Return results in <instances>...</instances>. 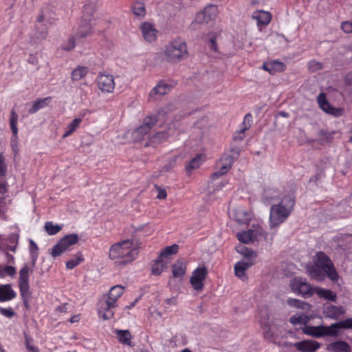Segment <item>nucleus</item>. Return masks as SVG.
<instances>
[{"mask_svg":"<svg viewBox=\"0 0 352 352\" xmlns=\"http://www.w3.org/2000/svg\"><path fill=\"white\" fill-rule=\"evenodd\" d=\"M38 250V246L33 241H30V250L31 251H33V250H35L36 251Z\"/></svg>","mask_w":352,"mask_h":352,"instance_id":"nucleus-59","label":"nucleus"},{"mask_svg":"<svg viewBox=\"0 0 352 352\" xmlns=\"http://www.w3.org/2000/svg\"><path fill=\"white\" fill-rule=\"evenodd\" d=\"M132 13L138 19H142L146 15L144 3L142 0H137L133 3L131 7Z\"/></svg>","mask_w":352,"mask_h":352,"instance_id":"nucleus-28","label":"nucleus"},{"mask_svg":"<svg viewBox=\"0 0 352 352\" xmlns=\"http://www.w3.org/2000/svg\"><path fill=\"white\" fill-rule=\"evenodd\" d=\"M318 103L320 107L327 113L333 116H340L343 113V109L336 108L331 106L326 99V96L324 93H320L317 98Z\"/></svg>","mask_w":352,"mask_h":352,"instance_id":"nucleus-16","label":"nucleus"},{"mask_svg":"<svg viewBox=\"0 0 352 352\" xmlns=\"http://www.w3.org/2000/svg\"><path fill=\"white\" fill-rule=\"evenodd\" d=\"M18 115L16 113L12 110L10 113V129L12 133V136L11 138V145L12 149L16 152L17 148V139H18V128H17V122H18Z\"/></svg>","mask_w":352,"mask_h":352,"instance_id":"nucleus-20","label":"nucleus"},{"mask_svg":"<svg viewBox=\"0 0 352 352\" xmlns=\"http://www.w3.org/2000/svg\"><path fill=\"white\" fill-rule=\"evenodd\" d=\"M181 8H182V3L180 1L177 2V6H175V8L177 10H180Z\"/></svg>","mask_w":352,"mask_h":352,"instance_id":"nucleus-64","label":"nucleus"},{"mask_svg":"<svg viewBox=\"0 0 352 352\" xmlns=\"http://www.w3.org/2000/svg\"><path fill=\"white\" fill-rule=\"evenodd\" d=\"M207 275L208 270L204 266L198 267L192 272L190 283L195 290L202 291L204 289L203 281L206 279Z\"/></svg>","mask_w":352,"mask_h":352,"instance_id":"nucleus-11","label":"nucleus"},{"mask_svg":"<svg viewBox=\"0 0 352 352\" xmlns=\"http://www.w3.org/2000/svg\"><path fill=\"white\" fill-rule=\"evenodd\" d=\"M16 269L12 266H0V278H4L6 276H14L16 274Z\"/></svg>","mask_w":352,"mask_h":352,"instance_id":"nucleus-43","label":"nucleus"},{"mask_svg":"<svg viewBox=\"0 0 352 352\" xmlns=\"http://www.w3.org/2000/svg\"><path fill=\"white\" fill-rule=\"evenodd\" d=\"M139 254L138 244L131 239H125L111 245L109 258L116 265H126L137 258Z\"/></svg>","mask_w":352,"mask_h":352,"instance_id":"nucleus-1","label":"nucleus"},{"mask_svg":"<svg viewBox=\"0 0 352 352\" xmlns=\"http://www.w3.org/2000/svg\"><path fill=\"white\" fill-rule=\"evenodd\" d=\"M19 285L21 296L25 298L29 297V267L23 266L19 272Z\"/></svg>","mask_w":352,"mask_h":352,"instance_id":"nucleus-18","label":"nucleus"},{"mask_svg":"<svg viewBox=\"0 0 352 352\" xmlns=\"http://www.w3.org/2000/svg\"><path fill=\"white\" fill-rule=\"evenodd\" d=\"M230 168H231V167L229 166V164L222 162V164H221V166L219 170L214 173L212 175V177L216 178L219 176H221V175H224L225 173H226Z\"/></svg>","mask_w":352,"mask_h":352,"instance_id":"nucleus-47","label":"nucleus"},{"mask_svg":"<svg viewBox=\"0 0 352 352\" xmlns=\"http://www.w3.org/2000/svg\"><path fill=\"white\" fill-rule=\"evenodd\" d=\"M179 245L177 244H173L170 246L164 248L159 253L158 257L160 259H163L168 261L172 256L178 253Z\"/></svg>","mask_w":352,"mask_h":352,"instance_id":"nucleus-25","label":"nucleus"},{"mask_svg":"<svg viewBox=\"0 0 352 352\" xmlns=\"http://www.w3.org/2000/svg\"><path fill=\"white\" fill-rule=\"evenodd\" d=\"M296 349L302 352H314L320 347V344L315 340H303L294 344Z\"/></svg>","mask_w":352,"mask_h":352,"instance_id":"nucleus-22","label":"nucleus"},{"mask_svg":"<svg viewBox=\"0 0 352 352\" xmlns=\"http://www.w3.org/2000/svg\"><path fill=\"white\" fill-rule=\"evenodd\" d=\"M51 102V98L47 97L45 98H40L29 104L30 108L28 112L30 113H34L38 110L43 109L49 105Z\"/></svg>","mask_w":352,"mask_h":352,"instance_id":"nucleus-26","label":"nucleus"},{"mask_svg":"<svg viewBox=\"0 0 352 352\" xmlns=\"http://www.w3.org/2000/svg\"><path fill=\"white\" fill-rule=\"evenodd\" d=\"M140 30L144 39L151 43L154 41V24L152 21H144L140 25Z\"/></svg>","mask_w":352,"mask_h":352,"instance_id":"nucleus-21","label":"nucleus"},{"mask_svg":"<svg viewBox=\"0 0 352 352\" xmlns=\"http://www.w3.org/2000/svg\"><path fill=\"white\" fill-rule=\"evenodd\" d=\"M219 13L218 8L214 5L206 6L202 11L197 13L192 25L207 24L216 19Z\"/></svg>","mask_w":352,"mask_h":352,"instance_id":"nucleus-9","label":"nucleus"},{"mask_svg":"<svg viewBox=\"0 0 352 352\" xmlns=\"http://www.w3.org/2000/svg\"><path fill=\"white\" fill-rule=\"evenodd\" d=\"M155 188L157 189V199H165L167 197V193H166V191L165 189L160 188V187H157L156 186H155Z\"/></svg>","mask_w":352,"mask_h":352,"instance_id":"nucleus-55","label":"nucleus"},{"mask_svg":"<svg viewBox=\"0 0 352 352\" xmlns=\"http://www.w3.org/2000/svg\"><path fill=\"white\" fill-rule=\"evenodd\" d=\"M125 287L121 285H116L110 288L109 292L104 294L100 302L106 305L107 308H115L118 306V300L123 295Z\"/></svg>","mask_w":352,"mask_h":352,"instance_id":"nucleus-7","label":"nucleus"},{"mask_svg":"<svg viewBox=\"0 0 352 352\" xmlns=\"http://www.w3.org/2000/svg\"><path fill=\"white\" fill-rule=\"evenodd\" d=\"M285 37L283 34L278 33H273L270 35V43L272 45H276L280 40L283 39Z\"/></svg>","mask_w":352,"mask_h":352,"instance_id":"nucleus-50","label":"nucleus"},{"mask_svg":"<svg viewBox=\"0 0 352 352\" xmlns=\"http://www.w3.org/2000/svg\"><path fill=\"white\" fill-rule=\"evenodd\" d=\"M80 320V316L79 315H75V316H73L71 318H70V322L72 323H74V322H78Z\"/></svg>","mask_w":352,"mask_h":352,"instance_id":"nucleus-58","label":"nucleus"},{"mask_svg":"<svg viewBox=\"0 0 352 352\" xmlns=\"http://www.w3.org/2000/svg\"><path fill=\"white\" fill-rule=\"evenodd\" d=\"M239 149L238 148H233L231 150L232 155H225L221 159V162L226 163L227 164H229V166L231 167L232 164H233L234 161L238 158L239 155Z\"/></svg>","mask_w":352,"mask_h":352,"instance_id":"nucleus-39","label":"nucleus"},{"mask_svg":"<svg viewBox=\"0 0 352 352\" xmlns=\"http://www.w3.org/2000/svg\"><path fill=\"white\" fill-rule=\"evenodd\" d=\"M311 65L318 69H322V65L320 63L313 62Z\"/></svg>","mask_w":352,"mask_h":352,"instance_id":"nucleus-62","label":"nucleus"},{"mask_svg":"<svg viewBox=\"0 0 352 352\" xmlns=\"http://www.w3.org/2000/svg\"><path fill=\"white\" fill-rule=\"evenodd\" d=\"M311 319V317L307 316L305 314H296L290 318V322L292 324H304L308 322Z\"/></svg>","mask_w":352,"mask_h":352,"instance_id":"nucleus-40","label":"nucleus"},{"mask_svg":"<svg viewBox=\"0 0 352 352\" xmlns=\"http://www.w3.org/2000/svg\"><path fill=\"white\" fill-rule=\"evenodd\" d=\"M254 17L256 19L258 23L263 25H267L272 19L270 13L265 11H259L254 13Z\"/></svg>","mask_w":352,"mask_h":352,"instance_id":"nucleus-37","label":"nucleus"},{"mask_svg":"<svg viewBox=\"0 0 352 352\" xmlns=\"http://www.w3.org/2000/svg\"><path fill=\"white\" fill-rule=\"evenodd\" d=\"M98 316L103 320H109L113 316L112 309H98Z\"/></svg>","mask_w":352,"mask_h":352,"instance_id":"nucleus-48","label":"nucleus"},{"mask_svg":"<svg viewBox=\"0 0 352 352\" xmlns=\"http://www.w3.org/2000/svg\"><path fill=\"white\" fill-rule=\"evenodd\" d=\"M254 265V261L248 260V261H240L234 265V274L241 280L246 279L245 271L248 268Z\"/></svg>","mask_w":352,"mask_h":352,"instance_id":"nucleus-24","label":"nucleus"},{"mask_svg":"<svg viewBox=\"0 0 352 352\" xmlns=\"http://www.w3.org/2000/svg\"><path fill=\"white\" fill-rule=\"evenodd\" d=\"M287 305L296 308H303L304 302L296 299H288Z\"/></svg>","mask_w":352,"mask_h":352,"instance_id":"nucleus-52","label":"nucleus"},{"mask_svg":"<svg viewBox=\"0 0 352 352\" xmlns=\"http://www.w3.org/2000/svg\"><path fill=\"white\" fill-rule=\"evenodd\" d=\"M294 205V200L291 197H286L280 204L273 205L270 216V227L275 228L282 223L289 216Z\"/></svg>","mask_w":352,"mask_h":352,"instance_id":"nucleus-5","label":"nucleus"},{"mask_svg":"<svg viewBox=\"0 0 352 352\" xmlns=\"http://www.w3.org/2000/svg\"><path fill=\"white\" fill-rule=\"evenodd\" d=\"M346 82L348 85H352V74H349L346 76Z\"/></svg>","mask_w":352,"mask_h":352,"instance_id":"nucleus-60","label":"nucleus"},{"mask_svg":"<svg viewBox=\"0 0 352 352\" xmlns=\"http://www.w3.org/2000/svg\"><path fill=\"white\" fill-rule=\"evenodd\" d=\"M163 53L166 60L171 63H177L188 56L186 43L179 38L168 42L164 46Z\"/></svg>","mask_w":352,"mask_h":352,"instance_id":"nucleus-4","label":"nucleus"},{"mask_svg":"<svg viewBox=\"0 0 352 352\" xmlns=\"http://www.w3.org/2000/svg\"><path fill=\"white\" fill-rule=\"evenodd\" d=\"M251 115L250 113L246 114L243 120V127L240 130V133H243L246 130L249 129L251 126L250 123Z\"/></svg>","mask_w":352,"mask_h":352,"instance_id":"nucleus-49","label":"nucleus"},{"mask_svg":"<svg viewBox=\"0 0 352 352\" xmlns=\"http://www.w3.org/2000/svg\"><path fill=\"white\" fill-rule=\"evenodd\" d=\"M204 161V155H197L192 159L186 166V173L188 176L191 175L192 170L198 168Z\"/></svg>","mask_w":352,"mask_h":352,"instance_id":"nucleus-32","label":"nucleus"},{"mask_svg":"<svg viewBox=\"0 0 352 352\" xmlns=\"http://www.w3.org/2000/svg\"><path fill=\"white\" fill-rule=\"evenodd\" d=\"M7 166L5 162V157L3 155L0 154V176L6 175Z\"/></svg>","mask_w":352,"mask_h":352,"instance_id":"nucleus-53","label":"nucleus"},{"mask_svg":"<svg viewBox=\"0 0 352 352\" xmlns=\"http://www.w3.org/2000/svg\"><path fill=\"white\" fill-rule=\"evenodd\" d=\"M0 314L10 318L15 315V313L12 309H0Z\"/></svg>","mask_w":352,"mask_h":352,"instance_id":"nucleus-56","label":"nucleus"},{"mask_svg":"<svg viewBox=\"0 0 352 352\" xmlns=\"http://www.w3.org/2000/svg\"><path fill=\"white\" fill-rule=\"evenodd\" d=\"M260 322L264 338L270 342H275L279 334L278 327L272 322H267L264 318L261 319Z\"/></svg>","mask_w":352,"mask_h":352,"instance_id":"nucleus-12","label":"nucleus"},{"mask_svg":"<svg viewBox=\"0 0 352 352\" xmlns=\"http://www.w3.org/2000/svg\"><path fill=\"white\" fill-rule=\"evenodd\" d=\"M97 85L102 93H112L116 85L114 78L111 74H100L97 78Z\"/></svg>","mask_w":352,"mask_h":352,"instance_id":"nucleus-13","label":"nucleus"},{"mask_svg":"<svg viewBox=\"0 0 352 352\" xmlns=\"http://www.w3.org/2000/svg\"><path fill=\"white\" fill-rule=\"evenodd\" d=\"M159 126L163 128V130L162 131H156L155 130V142L157 141L158 142H162L165 140H166L168 138V125L165 124L164 123H162L159 124Z\"/></svg>","mask_w":352,"mask_h":352,"instance_id":"nucleus-36","label":"nucleus"},{"mask_svg":"<svg viewBox=\"0 0 352 352\" xmlns=\"http://www.w3.org/2000/svg\"><path fill=\"white\" fill-rule=\"evenodd\" d=\"M75 47V41L73 37L69 38L62 46V48L66 51H70Z\"/></svg>","mask_w":352,"mask_h":352,"instance_id":"nucleus-51","label":"nucleus"},{"mask_svg":"<svg viewBox=\"0 0 352 352\" xmlns=\"http://www.w3.org/2000/svg\"><path fill=\"white\" fill-rule=\"evenodd\" d=\"M209 43L208 46L214 52L218 51L217 44V39L219 36V34L218 33H211L209 35Z\"/></svg>","mask_w":352,"mask_h":352,"instance_id":"nucleus-44","label":"nucleus"},{"mask_svg":"<svg viewBox=\"0 0 352 352\" xmlns=\"http://www.w3.org/2000/svg\"><path fill=\"white\" fill-rule=\"evenodd\" d=\"M334 135V132H327L325 131H320V135L321 136V140H327L330 141Z\"/></svg>","mask_w":352,"mask_h":352,"instance_id":"nucleus-54","label":"nucleus"},{"mask_svg":"<svg viewBox=\"0 0 352 352\" xmlns=\"http://www.w3.org/2000/svg\"><path fill=\"white\" fill-rule=\"evenodd\" d=\"M318 295L327 300H335L336 294L330 290L324 289H318L317 291Z\"/></svg>","mask_w":352,"mask_h":352,"instance_id":"nucleus-45","label":"nucleus"},{"mask_svg":"<svg viewBox=\"0 0 352 352\" xmlns=\"http://www.w3.org/2000/svg\"><path fill=\"white\" fill-rule=\"evenodd\" d=\"M290 287L294 292L302 295L311 294L313 288L311 285L302 278H296L291 280Z\"/></svg>","mask_w":352,"mask_h":352,"instance_id":"nucleus-15","label":"nucleus"},{"mask_svg":"<svg viewBox=\"0 0 352 352\" xmlns=\"http://www.w3.org/2000/svg\"><path fill=\"white\" fill-rule=\"evenodd\" d=\"M176 82L172 80H160L155 85V95L164 96L170 92Z\"/></svg>","mask_w":352,"mask_h":352,"instance_id":"nucleus-19","label":"nucleus"},{"mask_svg":"<svg viewBox=\"0 0 352 352\" xmlns=\"http://www.w3.org/2000/svg\"><path fill=\"white\" fill-rule=\"evenodd\" d=\"M95 25L96 21L94 17L85 14L83 15L76 29V36L78 38H84L89 36Z\"/></svg>","mask_w":352,"mask_h":352,"instance_id":"nucleus-10","label":"nucleus"},{"mask_svg":"<svg viewBox=\"0 0 352 352\" xmlns=\"http://www.w3.org/2000/svg\"><path fill=\"white\" fill-rule=\"evenodd\" d=\"M314 264L321 267L331 280L337 281L339 279V275L333 263L324 252H319L316 254Z\"/></svg>","mask_w":352,"mask_h":352,"instance_id":"nucleus-6","label":"nucleus"},{"mask_svg":"<svg viewBox=\"0 0 352 352\" xmlns=\"http://www.w3.org/2000/svg\"><path fill=\"white\" fill-rule=\"evenodd\" d=\"M84 261V257L81 253L76 254L73 258L69 259L66 263V268L67 270H72Z\"/></svg>","mask_w":352,"mask_h":352,"instance_id":"nucleus-35","label":"nucleus"},{"mask_svg":"<svg viewBox=\"0 0 352 352\" xmlns=\"http://www.w3.org/2000/svg\"><path fill=\"white\" fill-rule=\"evenodd\" d=\"M236 250L238 253L243 255L245 258H250L251 260L252 258H255L257 256L256 252H255L252 249H249L248 248L239 245L236 248Z\"/></svg>","mask_w":352,"mask_h":352,"instance_id":"nucleus-34","label":"nucleus"},{"mask_svg":"<svg viewBox=\"0 0 352 352\" xmlns=\"http://www.w3.org/2000/svg\"><path fill=\"white\" fill-rule=\"evenodd\" d=\"M82 120V117L74 118L65 127L63 138L72 135L80 127Z\"/></svg>","mask_w":352,"mask_h":352,"instance_id":"nucleus-29","label":"nucleus"},{"mask_svg":"<svg viewBox=\"0 0 352 352\" xmlns=\"http://www.w3.org/2000/svg\"><path fill=\"white\" fill-rule=\"evenodd\" d=\"M33 340L31 339L29 336H25V344L28 352H39V349L38 347L34 346Z\"/></svg>","mask_w":352,"mask_h":352,"instance_id":"nucleus-46","label":"nucleus"},{"mask_svg":"<svg viewBox=\"0 0 352 352\" xmlns=\"http://www.w3.org/2000/svg\"><path fill=\"white\" fill-rule=\"evenodd\" d=\"M306 270L309 276L317 281H323L327 276L323 270L315 264L307 265Z\"/></svg>","mask_w":352,"mask_h":352,"instance_id":"nucleus-23","label":"nucleus"},{"mask_svg":"<svg viewBox=\"0 0 352 352\" xmlns=\"http://www.w3.org/2000/svg\"><path fill=\"white\" fill-rule=\"evenodd\" d=\"M187 270V261L184 258L176 260L171 265L172 276L175 279L182 281Z\"/></svg>","mask_w":352,"mask_h":352,"instance_id":"nucleus-17","label":"nucleus"},{"mask_svg":"<svg viewBox=\"0 0 352 352\" xmlns=\"http://www.w3.org/2000/svg\"><path fill=\"white\" fill-rule=\"evenodd\" d=\"M247 231L239 232L236 237L243 243H249L258 239V236L263 234V230L260 226L254 227Z\"/></svg>","mask_w":352,"mask_h":352,"instance_id":"nucleus-14","label":"nucleus"},{"mask_svg":"<svg viewBox=\"0 0 352 352\" xmlns=\"http://www.w3.org/2000/svg\"><path fill=\"white\" fill-rule=\"evenodd\" d=\"M16 296V292L10 285L0 287V301L10 300Z\"/></svg>","mask_w":352,"mask_h":352,"instance_id":"nucleus-30","label":"nucleus"},{"mask_svg":"<svg viewBox=\"0 0 352 352\" xmlns=\"http://www.w3.org/2000/svg\"><path fill=\"white\" fill-rule=\"evenodd\" d=\"M168 263V261L157 257V259L155 260V275L161 274L167 268Z\"/></svg>","mask_w":352,"mask_h":352,"instance_id":"nucleus-42","label":"nucleus"},{"mask_svg":"<svg viewBox=\"0 0 352 352\" xmlns=\"http://www.w3.org/2000/svg\"><path fill=\"white\" fill-rule=\"evenodd\" d=\"M44 228L49 235H54L61 230L62 226L54 224L52 221H47L45 223Z\"/></svg>","mask_w":352,"mask_h":352,"instance_id":"nucleus-41","label":"nucleus"},{"mask_svg":"<svg viewBox=\"0 0 352 352\" xmlns=\"http://www.w3.org/2000/svg\"><path fill=\"white\" fill-rule=\"evenodd\" d=\"M278 115L280 116H283V117H285V118L289 116V114L285 111L279 112Z\"/></svg>","mask_w":352,"mask_h":352,"instance_id":"nucleus-63","label":"nucleus"},{"mask_svg":"<svg viewBox=\"0 0 352 352\" xmlns=\"http://www.w3.org/2000/svg\"><path fill=\"white\" fill-rule=\"evenodd\" d=\"M153 126V118L151 117L146 118L143 123L132 132H126L122 135H118V141L121 144H124L127 142V136L130 135L131 141L142 142L143 140H147L144 146H150L153 143L152 129Z\"/></svg>","mask_w":352,"mask_h":352,"instance_id":"nucleus-2","label":"nucleus"},{"mask_svg":"<svg viewBox=\"0 0 352 352\" xmlns=\"http://www.w3.org/2000/svg\"><path fill=\"white\" fill-rule=\"evenodd\" d=\"M243 133H240V131H239V135H235L233 138L234 140H241L243 139L244 136L243 135Z\"/></svg>","mask_w":352,"mask_h":352,"instance_id":"nucleus-61","label":"nucleus"},{"mask_svg":"<svg viewBox=\"0 0 352 352\" xmlns=\"http://www.w3.org/2000/svg\"><path fill=\"white\" fill-rule=\"evenodd\" d=\"M87 68L85 67H78L72 72V79L74 81H78L84 78L87 74Z\"/></svg>","mask_w":352,"mask_h":352,"instance_id":"nucleus-38","label":"nucleus"},{"mask_svg":"<svg viewBox=\"0 0 352 352\" xmlns=\"http://www.w3.org/2000/svg\"><path fill=\"white\" fill-rule=\"evenodd\" d=\"M78 241V236L76 234H70L61 238L52 248L51 254L53 257L60 256L65 252L71 250L72 247Z\"/></svg>","mask_w":352,"mask_h":352,"instance_id":"nucleus-8","label":"nucleus"},{"mask_svg":"<svg viewBox=\"0 0 352 352\" xmlns=\"http://www.w3.org/2000/svg\"><path fill=\"white\" fill-rule=\"evenodd\" d=\"M7 191V186L3 182H0V195H3Z\"/></svg>","mask_w":352,"mask_h":352,"instance_id":"nucleus-57","label":"nucleus"},{"mask_svg":"<svg viewBox=\"0 0 352 352\" xmlns=\"http://www.w3.org/2000/svg\"><path fill=\"white\" fill-rule=\"evenodd\" d=\"M116 333L120 343L131 345V335L128 330H117Z\"/></svg>","mask_w":352,"mask_h":352,"instance_id":"nucleus-33","label":"nucleus"},{"mask_svg":"<svg viewBox=\"0 0 352 352\" xmlns=\"http://www.w3.org/2000/svg\"><path fill=\"white\" fill-rule=\"evenodd\" d=\"M338 329H352V318H348L344 320L332 324L330 326H305L302 329L305 334L311 336L315 338H320L324 336H335L338 333Z\"/></svg>","mask_w":352,"mask_h":352,"instance_id":"nucleus-3","label":"nucleus"},{"mask_svg":"<svg viewBox=\"0 0 352 352\" xmlns=\"http://www.w3.org/2000/svg\"><path fill=\"white\" fill-rule=\"evenodd\" d=\"M327 350L331 352H351V346L345 341H336L327 346Z\"/></svg>","mask_w":352,"mask_h":352,"instance_id":"nucleus-27","label":"nucleus"},{"mask_svg":"<svg viewBox=\"0 0 352 352\" xmlns=\"http://www.w3.org/2000/svg\"><path fill=\"white\" fill-rule=\"evenodd\" d=\"M263 67L271 74H275L276 72L284 71L285 66L283 63L274 60L268 63H265Z\"/></svg>","mask_w":352,"mask_h":352,"instance_id":"nucleus-31","label":"nucleus"}]
</instances>
